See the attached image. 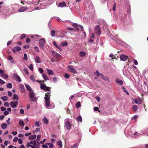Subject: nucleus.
<instances>
[{
	"mask_svg": "<svg viewBox=\"0 0 148 148\" xmlns=\"http://www.w3.org/2000/svg\"><path fill=\"white\" fill-rule=\"evenodd\" d=\"M26 146L27 148L31 147L32 148H38L39 147V146L37 145L36 140L30 141L29 142H28Z\"/></svg>",
	"mask_w": 148,
	"mask_h": 148,
	"instance_id": "obj_1",
	"label": "nucleus"
},
{
	"mask_svg": "<svg viewBox=\"0 0 148 148\" xmlns=\"http://www.w3.org/2000/svg\"><path fill=\"white\" fill-rule=\"evenodd\" d=\"M50 96V92H48L45 94V97H44V99L45 100V106L47 107L49 106L50 105L49 100Z\"/></svg>",
	"mask_w": 148,
	"mask_h": 148,
	"instance_id": "obj_2",
	"label": "nucleus"
},
{
	"mask_svg": "<svg viewBox=\"0 0 148 148\" xmlns=\"http://www.w3.org/2000/svg\"><path fill=\"white\" fill-rule=\"evenodd\" d=\"M29 97L31 99L30 100L32 101H36V99L34 97L35 94L32 91H31L29 93Z\"/></svg>",
	"mask_w": 148,
	"mask_h": 148,
	"instance_id": "obj_3",
	"label": "nucleus"
},
{
	"mask_svg": "<svg viewBox=\"0 0 148 148\" xmlns=\"http://www.w3.org/2000/svg\"><path fill=\"white\" fill-rule=\"evenodd\" d=\"M69 71L73 73L76 74L77 71L76 69L72 65H70L68 66Z\"/></svg>",
	"mask_w": 148,
	"mask_h": 148,
	"instance_id": "obj_4",
	"label": "nucleus"
},
{
	"mask_svg": "<svg viewBox=\"0 0 148 148\" xmlns=\"http://www.w3.org/2000/svg\"><path fill=\"white\" fill-rule=\"evenodd\" d=\"M95 32L100 35L101 34V29L100 26L99 25H97L96 26L95 29Z\"/></svg>",
	"mask_w": 148,
	"mask_h": 148,
	"instance_id": "obj_5",
	"label": "nucleus"
},
{
	"mask_svg": "<svg viewBox=\"0 0 148 148\" xmlns=\"http://www.w3.org/2000/svg\"><path fill=\"white\" fill-rule=\"evenodd\" d=\"M12 77L13 78L18 81V82H20L21 81V79L17 74H14L12 75Z\"/></svg>",
	"mask_w": 148,
	"mask_h": 148,
	"instance_id": "obj_6",
	"label": "nucleus"
},
{
	"mask_svg": "<svg viewBox=\"0 0 148 148\" xmlns=\"http://www.w3.org/2000/svg\"><path fill=\"white\" fill-rule=\"evenodd\" d=\"M45 42V40L43 38H41L39 40V44L41 47L43 48L44 47Z\"/></svg>",
	"mask_w": 148,
	"mask_h": 148,
	"instance_id": "obj_7",
	"label": "nucleus"
},
{
	"mask_svg": "<svg viewBox=\"0 0 148 148\" xmlns=\"http://www.w3.org/2000/svg\"><path fill=\"white\" fill-rule=\"evenodd\" d=\"M0 73L1 74L2 77L5 79H7L8 78V76L5 74L4 71L2 69H0Z\"/></svg>",
	"mask_w": 148,
	"mask_h": 148,
	"instance_id": "obj_8",
	"label": "nucleus"
},
{
	"mask_svg": "<svg viewBox=\"0 0 148 148\" xmlns=\"http://www.w3.org/2000/svg\"><path fill=\"white\" fill-rule=\"evenodd\" d=\"M134 101L136 104L139 105L141 103L142 100L140 97H138L134 99Z\"/></svg>",
	"mask_w": 148,
	"mask_h": 148,
	"instance_id": "obj_9",
	"label": "nucleus"
},
{
	"mask_svg": "<svg viewBox=\"0 0 148 148\" xmlns=\"http://www.w3.org/2000/svg\"><path fill=\"white\" fill-rule=\"evenodd\" d=\"M40 88L41 89H43L45 91H49V92H50V90L48 88V87L46 86L45 85H43V84H42L41 85Z\"/></svg>",
	"mask_w": 148,
	"mask_h": 148,
	"instance_id": "obj_10",
	"label": "nucleus"
},
{
	"mask_svg": "<svg viewBox=\"0 0 148 148\" xmlns=\"http://www.w3.org/2000/svg\"><path fill=\"white\" fill-rule=\"evenodd\" d=\"M27 9V7L26 6H23L19 9L18 11V12H22L26 10Z\"/></svg>",
	"mask_w": 148,
	"mask_h": 148,
	"instance_id": "obj_11",
	"label": "nucleus"
},
{
	"mask_svg": "<svg viewBox=\"0 0 148 148\" xmlns=\"http://www.w3.org/2000/svg\"><path fill=\"white\" fill-rule=\"evenodd\" d=\"M10 104L12 108H15L18 104V101H12L10 103Z\"/></svg>",
	"mask_w": 148,
	"mask_h": 148,
	"instance_id": "obj_12",
	"label": "nucleus"
},
{
	"mask_svg": "<svg viewBox=\"0 0 148 148\" xmlns=\"http://www.w3.org/2000/svg\"><path fill=\"white\" fill-rule=\"evenodd\" d=\"M21 50V47L18 46H17L16 47L14 48H13L12 49V51L14 53H15L16 51H20Z\"/></svg>",
	"mask_w": 148,
	"mask_h": 148,
	"instance_id": "obj_13",
	"label": "nucleus"
},
{
	"mask_svg": "<svg viewBox=\"0 0 148 148\" xmlns=\"http://www.w3.org/2000/svg\"><path fill=\"white\" fill-rule=\"evenodd\" d=\"M128 58V56L124 55H121L120 57L121 60L122 61H125L127 60Z\"/></svg>",
	"mask_w": 148,
	"mask_h": 148,
	"instance_id": "obj_14",
	"label": "nucleus"
},
{
	"mask_svg": "<svg viewBox=\"0 0 148 148\" xmlns=\"http://www.w3.org/2000/svg\"><path fill=\"white\" fill-rule=\"evenodd\" d=\"M100 76L102 78L103 80H105L107 82H110L109 79L107 77L103 76V75L102 74H100Z\"/></svg>",
	"mask_w": 148,
	"mask_h": 148,
	"instance_id": "obj_15",
	"label": "nucleus"
},
{
	"mask_svg": "<svg viewBox=\"0 0 148 148\" xmlns=\"http://www.w3.org/2000/svg\"><path fill=\"white\" fill-rule=\"evenodd\" d=\"M65 126L68 129H70L71 127V125L69 121H67L66 122Z\"/></svg>",
	"mask_w": 148,
	"mask_h": 148,
	"instance_id": "obj_16",
	"label": "nucleus"
},
{
	"mask_svg": "<svg viewBox=\"0 0 148 148\" xmlns=\"http://www.w3.org/2000/svg\"><path fill=\"white\" fill-rule=\"evenodd\" d=\"M53 45L56 47L57 48L60 50V51L62 50V49L61 46L60 45H58L56 44L55 41H53Z\"/></svg>",
	"mask_w": 148,
	"mask_h": 148,
	"instance_id": "obj_17",
	"label": "nucleus"
},
{
	"mask_svg": "<svg viewBox=\"0 0 148 148\" xmlns=\"http://www.w3.org/2000/svg\"><path fill=\"white\" fill-rule=\"evenodd\" d=\"M35 62L37 63H40V58L38 56H36L34 58Z\"/></svg>",
	"mask_w": 148,
	"mask_h": 148,
	"instance_id": "obj_18",
	"label": "nucleus"
},
{
	"mask_svg": "<svg viewBox=\"0 0 148 148\" xmlns=\"http://www.w3.org/2000/svg\"><path fill=\"white\" fill-rule=\"evenodd\" d=\"M36 135L35 134H34L29 136V140H33L36 139Z\"/></svg>",
	"mask_w": 148,
	"mask_h": 148,
	"instance_id": "obj_19",
	"label": "nucleus"
},
{
	"mask_svg": "<svg viewBox=\"0 0 148 148\" xmlns=\"http://www.w3.org/2000/svg\"><path fill=\"white\" fill-rule=\"evenodd\" d=\"M142 86L143 90H148V84H143V85Z\"/></svg>",
	"mask_w": 148,
	"mask_h": 148,
	"instance_id": "obj_20",
	"label": "nucleus"
},
{
	"mask_svg": "<svg viewBox=\"0 0 148 148\" xmlns=\"http://www.w3.org/2000/svg\"><path fill=\"white\" fill-rule=\"evenodd\" d=\"M59 6L60 7H64L66 6V4L65 2H62L60 3L59 4Z\"/></svg>",
	"mask_w": 148,
	"mask_h": 148,
	"instance_id": "obj_21",
	"label": "nucleus"
},
{
	"mask_svg": "<svg viewBox=\"0 0 148 148\" xmlns=\"http://www.w3.org/2000/svg\"><path fill=\"white\" fill-rule=\"evenodd\" d=\"M48 74L49 75H52L53 73V71L52 70H49L47 68L46 69Z\"/></svg>",
	"mask_w": 148,
	"mask_h": 148,
	"instance_id": "obj_22",
	"label": "nucleus"
},
{
	"mask_svg": "<svg viewBox=\"0 0 148 148\" xmlns=\"http://www.w3.org/2000/svg\"><path fill=\"white\" fill-rule=\"evenodd\" d=\"M76 120L78 122H80V123L82 122V118L81 116H78L76 119Z\"/></svg>",
	"mask_w": 148,
	"mask_h": 148,
	"instance_id": "obj_23",
	"label": "nucleus"
},
{
	"mask_svg": "<svg viewBox=\"0 0 148 148\" xmlns=\"http://www.w3.org/2000/svg\"><path fill=\"white\" fill-rule=\"evenodd\" d=\"M42 121L45 124H47L48 123V120L46 117H44L42 119Z\"/></svg>",
	"mask_w": 148,
	"mask_h": 148,
	"instance_id": "obj_24",
	"label": "nucleus"
},
{
	"mask_svg": "<svg viewBox=\"0 0 148 148\" xmlns=\"http://www.w3.org/2000/svg\"><path fill=\"white\" fill-rule=\"evenodd\" d=\"M7 125L6 123H3L1 124V127L3 129H5L7 127Z\"/></svg>",
	"mask_w": 148,
	"mask_h": 148,
	"instance_id": "obj_25",
	"label": "nucleus"
},
{
	"mask_svg": "<svg viewBox=\"0 0 148 148\" xmlns=\"http://www.w3.org/2000/svg\"><path fill=\"white\" fill-rule=\"evenodd\" d=\"M86 55V53L84 51H82L79 53V55L81 57H84Z\"/></svg>",
	"mask_w": 148,
	"mask_h": 148,
	"instance_id": "obj_26",
	"label": "nucleus"
},
{
	"mask_svg": "<svg viewBox=\"0 0 148 148\" xmlns=\"http://www.w3.org/2000/svg\"><path fill=\"white\" fill-rule=\"evenodd\" d=\"M57 144L59 145L60 148H61L62 147V142L61 140H59L57 142Z\"/></svg>",
	"mask_w": 148,
	"mask_h": 148,
	"instance_id": "obj_27",
	"label": "nucleus"
},
{
	"mask_svg": "<svg viewBox=\"0 0 148 148\" xmlns=\"http://www.w3.org/2000/svg\"><path fill=\"white\" fill-rule=\"evenodd\" d=\"M25 86L27 90L29 91H32V88L28 85L26 84Z\"/></svg>",
	"mask_w": 148,
	"mask_h": 148,
	"instance_id": "obj_28",
	"label": "nucleus"
},
{
	"mask_svg": "<svg viewBox=\"0 0 148 148\" xmlns=\"http://www.w3.org/2000/svg\"><path fill=\"white\" fill-rule=\"evenodd\" d=\"M20 89L21 91H23L25 89L24 85L21 84L20 86Z\"/></svg>",
	"mask_w": 148,
	"mask_h": 148,
	"instance_id": "obj_29",
	"label": "nucleus"
},
{
	"mask_svg": "<svg viewBox=\"0 0 148 148\" xmlns=\"http://www.w3.org/2000/svg\"><path fill=\"white\" fill-rule=\"evenodd\" d=\"M76 107L77 108H79L81 107L80 102L79 101L78 102L76 103L75 105Z\"/></svg>",
	"mask_w": 148,
	"mask_h": 148,
	"instance_id": "obj_30",
	"label": "nucleus"
},
{
	"mask_svg": "<svg viewBox=\"0 0 148 148\" xmlns=\"http://www.w3.org/2000/svg\"><path fill=\"white\" fill-rule=\"evenodd\" d=\"M1 99L2 100L4 101H7L8 100V97L6 96L2 97H1Z\"/></svg>",
	"mask_w": 148,
	"mask_h": 148,
	"instance_id": "obj_31",
	"label": "nucleus"
},
{
	"mask_svg": "<svg viewBox=\"0 0 148 148\" xmlns=\"http://www.w3.org/2000/svg\"><path fill=\"white\" fill-rule=\"evenodd\" d=\"M42 77H43V78H44V79L45 80H47L49 79V78H48V77L46 75V74H45V73L42 74Z\"/></svg>",
	"mask_w": 148,
	"mask_h": 148,
	"instance_id": "obj_32",
	"label": "nucleus"
},
{
	"mask_svg": "<svg viewBox=\"0 0 148 148\" xmlns=\"http://www.w3.org/2000/svg\"><path fill=\"white\" fill-rule=\"evenodd\" d=\"M116 82L117 83H123V81L118 78H116Z\"/></svg>",
	"mask_w": 148,
	"mask_h": 148,
	"instance_id": "obj_33",
	"label": "nucleus"
},
{
	"mask_svg": "<svg viewBox=\"0 0 148 148\" xmlns=\"http://www.w3.org/2000/svg\"><path fill=\"white\" fill-rule=\"evenodd\" d=\"M56 31L54 30H52L51 32V36L52 37H54L55 36Z\"/></svg>",
	"mask_w": 148,
	"mask_h": 148,
	"instance_id": "obj_34",
	"label": "nucleus"
},
{
	"mask_svg": "<svg viewBox=\"0 0 148 148\" xmlns=\"http://www.w3.org/2000/svg\"><path fill=\"white\" fill-rule=\"evenodd\" d=\"M19 124L20 125L23 126H24L25 125V124L23 120H21L19 121Z\"/></svg>",
	"mask_w": 148,
	"mask_h": 148,
	"instance_id": "obj_35",
	"label": "nucleus"
},
{
	"mask_svg": "<svg viewBox=\"0 0 148 148\" xmlns=\"http://www.w3.org/2000/svg\"><path fill=\"white\" fill-rule=\"evenodd\" d=\"M18 95L16 94H14V97L13 98V100H15V99L18 100Z\"/></svg>",
	"mask_w": 148,
	"mask_h": 148,
	"instance_id": "obj_36",
	"label": "nucleus"
},
{
	"mask_svg": "<svg viewBox=\"0 0 148 148\" xmlns=\"http://www.w3.org/2000/svg\"><path fill=\"white\" fill-rule=\"evenodd\" d=\"M122 89L123 90V91L127 95H129V94L128 93V92L126 90V89L124 88L122 86Z\"/></svg>",
	"mask_w": 148,
	"mask_h": 148,
	"instance_id": "obj_37",
	"label": "nucleus"
},
{
	"mask_svg": "<svg viewBox=\"0 0 148 148\" xmlns=\"http://www.w3.org/2000/svg\"><path fill=\"white\" fill-rule=\"evenodd\" d=\"M61 44H62V46H63L64 47H65V46H66L68 45V43L67 42L65 41L64 42H62Z\"/></svg>",
	"mask_w": 148,
	"mask_h": 148,
	"instance_id": "obj_38",
	"label": "nucleus"
},
{
	"mask_svg": "<svg viewBox=\"0 0 148 148\" xmlns=\"http://www.w3.org/2000/svg\"><path fill=\"white\" fill-rule=\"evenodd\" d=\"M136 67L134 66H131L130 67V69L131 70V71H136L135 69H136Z\"/></svg>",
	"mask_w": 148,
	"mask_h": 148,
	"instance_id": "obj_39",
	"label": "nucleus"
},
{
	"mask_svg": "<svg viewBox=\"0 0 148 148\" xmlns=\"http://www.w3.org/2000/svg\"><path fill=\"white\" fill-rule=\"evenodd\" d=\"M47 144L49 145V148H53V144L51 143H47Z\"/></svg>",
	"mask_w": 148,
	"mask_h": 148,
	"instance_id": "obj_40",
	"label": "nucleus"
},
{
	"mask_svg": "<svg viewBox=\"0 0 148 148\" xmlns=\"http://www.w3.org/2000/svg\"><path fill=\"white\" fill-rule=\"evenodd\" d=\"M29 69L32 71H33V66L32 64H30V65L28 66Z\"/></svg>",
	"mask_w": 148,
	"mask_h": 148,
	"instance_id": "obj_41",
	"label": "nucleus"
},
{
	"mask_svg": "<svg viewBox=\"0 0 148 148\" xmlns=\"http://www.w3.org/2000/svg\"><path fill=\"white\" fill-rule=\"evenodd\" d=\"M133 109H134V110L135 111H136L137 110V108H138V107L136 105H134L133 106Z\"/></svg>",
	"mask_w": 148,
	"mask_h": 148,
	"instance_id": "obj_42",
	"label": "nucleus"
},
{
	"mask_svg": "<svg viewBox=\"0 0 148 148\" xmlns=\"http://www.w3.org/2000/svg\"><path fill=\"white\" fill-rule=\"evenodd\" d=\"M31 79L33 82H35V79L34 77L32 75H31L30 77Z\"/></svg>",
	"mask_w": 148,
	"mask_h": 148,
	"instance_id": "obj_43",
	"label": "nucleus"
},
{
	"mask_svg": "<svg viewBox=\"0 0 148 148\" xmlns=\"http://www.w3.org/2000/svg\"><path fill=\"white\" fill-rule=\"evenodd\" d=\"M64 76H65V77L66 78H68L70 77V75L67 73H64Z\"/></svg>",
	"mask_w": 148,
	"mask_h": 148,
	"instance_id": "obj_44",
	"label": "nucleus"
},
{
	"mask_svg": "<svg viewBox=\"0 0 148 148\" xmlns=\"http://www.w3.org/2000/svg\"><path fill=\"white\" fill-rule=\"evenodd\" d=\"M95 75L97 76H100L101 73H99L98 71H96L95 73Z\"/></svg>",
	"mask_w": 148,
	"mask_h": 148,
	"instance_id": "obj_45",
	"label": "nucleus"
},
{
	"mask_svg": "<svg viewBox=\"0 0 148 148\" xmlns=\"http://www.w3.org/2000/svg\"><path fill=\"white\" fill-rule=\"evenodd\" d=\"M26 36V35L25 34H23L21 35V38H20V40H22L24 38H25Z\"/></svg>",
	"mask_w": 148,
	"mask_h": 148,
	"instance_id": "obj_46",
	"label": "nucleus"
},
{
	"mask_svg": "<svg viewBox=\"0 0 148 148\" xmlns=\"http://www.w3.org/2000/svg\"><path fill=\"white\" fill-rule=\"evenodd\" d=\"M24 58L25 60H28V58L27 55L26 53H24Z\"/></svg>",
	"mask_w": 148,
	"mask_h": 148,
	"instance_id": "obj_47",
	"label": "nucleus"
},
{
	"mask_svg": "<svg viewBox=\"0 0 148 148\" xmlns=\"http://www.w3.org/2000/svg\"><path fill=\"white\" fill-rule=\"evenodd\" d=\"M6 86L8 88H11L12 87V84H7Z\"/></svg>",
	"mask_w": 148,
	"mask_h": 148,
	"instance_id": "obj_48",
	"label": "nucleus"
},
{
	"mask_svg": "<svg viewBox=\"0 0 148 148\" xmlns=\"http://www.w3.org/2000/svg\"><path fill=\"white\" fill-rule=\"evenodd\" d=\"M94 110L95 111H98L99 112H100V110H99L98 108L97 107H95L94 108Z\"/></svg>",
	"mask_w": 148,
	"mask_h": 148,
	"instance_id": "obj_49",
	"label": "nucleus"
},
{
	"mask_svg": "<svg viewBox=\"0 0 148 148\" xmlns=\"http://www.w3.org/2000/svg\"><path fill=\"white\" fill-rule=\"evenodd\" d=\"M39 71L41 73H42L44 71L43 69L41 68H39L38 69Z\"/></svg>",
	"mask_w": 148,
	"mask_h": 148,
	"instance_id": "obj_50",
	"label": "nucleus"
},
{
	"mask_svg": "<svg viewBox=\"0 0 148 148\" xmlns=\"http://www.w3.org/2000/svg\"><path fill=\"white\" fill-rule=\"evenodd\" d=\"M1 109L2 111H3L5 110H6V108L3 106H1Z\"/></svg>",
	"mask_w": 148,
	"mask_h": 148,
	"instance_id": "obj_51",
	"label": "nucleus"
},
{
	"mask_svg": "<svg viewBox=\"0 0 148 148\" xmlns=\"http://www.w3.org/2000/svg\"><path fill=\"white\" fill-rule=\"evenodd\" d=\"M18 142L20 144H22L23 143V141L21 138H19L18 139Z\"/></svg>",
	"mask_w": 148,
	"mask_h": 148,
	"instance_id": "obj_52",
	"label": "nucleus"
},
{
	"mask_svg": "<svg viewBox=\"0 0 148 148\" xmlns=\"http://www.w3.org/2000/svg\"><path fill=\"white\" fill-rule=\"evenodd\" d=\"M29 45H25L23 46V48L24 49H27L29 48Z\"/></svg>",
	"mask_w": 148,
	"mask_h": 148,
	"instance_id": "obj_53",
	"label": "nucleus"
},
{
	"mask_svg": "<svg viewBox=\"0 0 148 148\" xmlns=\"http://www.w3.org/2000/svg\"><path fill=\"white\" fill-rule=\"evenodd\" d=\"M4 105L7 107H8L9 106V103L8 102H6L4 103Z\"/></svg>",
	"mask_w": 148,
	"mask_h": 148,
	"instance_id": "obj_54",
	"label": "nucleus"
},
{
	"mask_svg": "<svg viewBox=\"0 0 148 148\" xmlns=\"http://www.w3.org/2000/svg\"><path fill=\"white\" fill-rule=\"evenodd\" d=\"M35 126H36L38 127H39L40 126V124L38 122L36 121L35 122Z\"/></svg>",
	"mask_w": 148,
	"mask_h": 148,
	"instance_id": "obj_55",
	"label": "nucleus"
},
{
	"mask_svg": "<svg viewBox=\"0 0 148 148\" xmlns=\"http://www.w3.org/2000/svg\"><path fill=\"white\" fill-rule=\"evenodd\" d=\"M34 49L38 52H39V50L37 46H35L34 47Z\"/></svg>",
	"mask_w": 148,
	"mask_h": 148,
	"instance_id": "obj_56",
	"label": "nucleus"
},
{
	"mask_svg": "<svg viewBox=\"0 0 148 148\" xmlns=\"http://www.w3.org/2000/svg\"><path fill=\"white\" fill-rule=\"evenodd\" d=\"M18 140V138L16 137H15L13 139V141L14 142H16Z\"/></svg>",
	"mask_w": 148,
	"mask_h": 148,
	"instance_id": "obj_57",
	"label": "nucleus"
},
{
	"mask_svg": "<svg viewBox=\"0 0 148 148\" xmlns=\"http://www.w3.org/2000/svg\"><path fill=\"white\" fill-rule=\"evenodd\" d=\"M12 134L14 135L15 136L17 134V132L16 131L12 132Z\"/></svg>",
	"mask_w": 148,
	"mask_h": 148,
	"instance_id": "obj_58",
	"label": "nucleus"
},
{
	"mask_svg": "<svg viewBox=\"0 0 148 148\" xmlns=\"http://www.w3.org/2000/svg\"><path fill=\"white\" fill-rule=\"evenodd\" d=\"M8 95L10 97H11L12 96V93L10 91H8Z\"/></svg>",
	"mask_w": 148,
	"mask_h": 148,
	"instance_id": "obj_59",
	"label": "nucleus"
},
{
	"mask_svg": "<svg viewBox=\"0 0 148 148\" xmlns=\"http://www.w3.org/2000/svg\"><path fill=\"white\" fill-rule=\"evenodd\" d=\"M94 36H95V34L94 33H92L90 35V37L91 38H94Z\"/></svg>",
	"mask_w": 148,
	"mask_h": 148,
	"instance_id": "obj_60",
	"label": "nucleus"
},
{
	"mask_svg": "<svg viewBox=\"0 0 148 148\" xmlns=\"http://www.w3.org/2000/svg\"><path fill=\"white\" fill-rule=\"evenodd\" d=\"M18 136L19 137L23 138L24 137V135L22 134H20L18 135Z\"/></svg>",
	"mask_w": 148,
	"mask_h": 148,
	"instance_id": "obj_61",
	"label": "nucleus"
},
{
	"mask_svg": "<svg viewBox=\"0 0 148 148\" xmlns=\"http://www.w3.org/2000/svg\"><path fill=\"white\" fill-rule=\"evenodd\" d=\"M8 58L9 60H13V58L11 56H9Z\"/></svg>",
	"mask_w": 148,
	"mask_h": 148,
	"instance_id": "obj_62",
	"label": "nucleus"
},
{
	"mask_svg": "<svg viewBox=\"0 0 148 148\" xmlns=\"http://www.w3.org/2000/svg\"><path fill=\"white\" fill-rule=\"evenodd\" d=\"M42 147L43 148H48V146L47 145L44 144L42 146Z\"/></svg>",
	"mask_w": 148,
	"mask_h": 148,
	"instance_id": "obj_63",
	"label": "nucleus"
},
{
	"mask_svg": "<svg viewBox=\"0 0 148 148\" xmlns=\"http://www.w3.org/2000/svg\"><path fill=\"white\" fill-rule=\"evenodd\" d=\"M17 148L15 147H14L13 145H11L8 146V148Z\"/></svg>",
	"mask_w": 148,
	"mask_h": 148,
	"instance_id": "obj_64",
	"label": "nucleus"
}]
</instances>
